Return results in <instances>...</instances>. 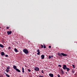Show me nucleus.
I'll return each instance as SVG.
<instances>
[{
  "label": "nucleus",
  "mask_w": 77,
  "mask_h": 77,
  "mask_svg": "<svg viewBox=\"0 0 77 77\" xmlns=\"http://www.w3.org/2000/svg\"><path fill=\"white\" fill-rule=\"evenodd\" d=\"M23 52L24 53H25V54H27L29 53V51H28V50L27 49H23Z\"/></svg>",
  "instance_id": "nucleus-1"
},
{
  "label": "nucleus",
  "mask_w": 77,
  "mask_h": 77,
  "mask_svg": "<svg viewBox=\"0 0 77 77\" xmlns=\"http://www.w3.org/2000/svg\"><path fill=\"white\" fill-rule=\"evenodd\" d=\"M60 72H61V74L63 75L64 74V72H63V69H60Z\"/></svg>",
  "instance_id": "nucleus-2"
},
{
  "label": "nucleus",
  "mask_w": 77,
  "mask_h": 77,
  "mask_svg": "<svg viewBox=\"0 0 77 77\" xmlns=\"http://www.w3.org/2000/svg\"><path fill=\"white\" fill-rule=\"evenodd\" d=\"M63 69H66L67 68V67L66 66V65H63Z\"/></svg>",
  "instance_id": "nucleus-3"
},
{
  "label": "nucleus",
  "mask_w": 77,
  "mask_h": 77,
  "mask_svg": "<svg viewBox=\"0 0 77 77\" xmlns=\"http://www.w3.org/2000/svg\"><path fill=\"white\" fill-rule=\"evenodd\" d=\"M34 70H35V71H39V68L36 67L35 68Z\"/></svg>",
  "instance_id": "nucleus-4"
},
{
  "label": "nucleus",
  "mask_w": 77,
  "mask_h": 77,
  "mask_svg": "<svg viewBox=\"0 0 77 77\" xmlns=\"http://www.w3.org/2000/svg\"><path fill=\"white\" fill-rule=\"evenodd\" d=\"M7 33L8 34V35H9V34H11L12 33V31H8L7 32Z\"/></svg>",
  "instance_id": "nucleus-5"
},
{
  "label": "nucleus",
  "mask_w": 77,
  "mask_h": 77,
  "mask_svg": "<svg viewBox=\"0 0 77 77\" xmlns=\"http://www.w3.org/2000/svg\"><path fill=\"white\" fill-rule=\"evenodd\" d=\"M61 55H62V56H67V54L63 53H61Z\"/></svg>",
  "instance_id": "nucleus-6"
},
{
  "label": "nucleus",
  "mask_w": 77,
  "mask_h": 77,
  "mask_svg": "<svg viewBox=\"0 0 77 77\" xmlns=\"http://www.w3.org/2000/svg\"><path fill=\"white\" fill-rule=\"evenodd\" d=\"M49 76H50V77H53V76H54V75H53V74L52 73H50L49 74Z\"/></svg>",
  "instance_id": "nucleus-7"
},
{
  "label": "nucleus",
  "mask_w": 77,
  "mask_h": 77,
  "mask_svg": "<svg viewBox=\"0 0 77 77\" xmlns=\"http://www.w3.org/2000/svg\"><path fill=\"white\" fill-rule=\"evenodd\" d=\"M41 59H44V57H45V56L44 55H42L41 56Z\"/></svg>",
  "instance_id": "nucleus-8"
},
{
  "label": "nucleus",
  "mask_w": 77,
  "mask_h": 77,
  "mask_svg": "<svg viewBox=\"0 0 77 77\" xmlns=\"http://www.w3.org/2000/svg\"><path fill=\"white\" fill-rule=\"evenodd\" d=\"M13 68L14 69H15V70H16L17 69V66L15 65L13 66Z\"/></svg>",
  "instance_id": "nucleus-9"
},
{
  "label": "nucleus",
  "mask_w": 77,
  "mask_h": 77,
  "mask_svg": "<svg viewBox=\"0 0 77 77\" xmlns=\"http://www.w3.org/2000/svg\"><path fill=\"white\" fill-rule=\"evenodd\" d=\"M14 51H15V52H16V53H17V52H18V50L16 48H14Z\"/></svg>",
  "instance_id": "nucleus-10"
},
{
  "label": "nucleus",
  "mask_w": 77,
  "mask_h": 77,
  "mask_svg": "<svg viewBox=\"0 0 77 77\" xmlns=\"http://www.w3.org/2000/svg\"><path fill=\"white\" fill-rule=\"evenodd\" d=\"M1 56H4L5 55V53L3 52H2L1 53Z\"/></svg>",
  "instance_id": "nucleus-11"
},
{
  "label": "nucleus",
  "mask_w": 77,
  "mask_h": 77,
  "mask_svg": "<svg viewBox=\"0 0 77 77\" xmlns=\"http://www.w3.org/2000/svg\"><path fill=\"white\" fill-rule=\"evenodd\" d=\"M16 70L17 71V72H21V71H20V70H19V69H17Z\"/></svg>",
  "instance_id": "nucleus-12"
},
{
  "label": "nucleus",
  "mask_w": 77,
  "mask_h": 77,
  "mask_svg": "<svg viewBox=\"0 0 77 77\" xmlns=\"http://www.w3.org/2000/svg\"><path fill=\"white\" fill-rule=\"evenodd\" d=\"M4 74H5L6 75V76H7V77H10V76L8 74H6V73L5 72H4Z\"/></svg>",
  "instance_id": "nucleus-13"
},
{
  "label": "nucleus",
  "mask_w": 77,
  "mask_h": 77,
  "mask_svg": "<svg viewBox=\"0 0 77 77\" xmlns=\"http://www.w3.org/2000/svg\"><path fill=\"white\" fill-rule=\"evenodd\" d=\"M58 54L60 56V57H62V55L61 54H60V53H58Z\"/></svg>",
  "instance_id": "nucleus-14"
},
{
  "label": "nucleus",
  "mask_w": 77,
  "mask_h": 77,
  "mask_svg": "<svg viewBox=\"0 0 77 77\" xmlns=\"http://www.w3.org/2000/svg\"><path fill=\"white\" fill-rule=\"evenodd\" d=\"M0 47H1V48H3V47H4V46L3 45H2L1 44H0Z\"/></svg>",
  "instance_id": "nucleus-15"
},
{
  "label": "nucleus",
  "mask_w": 77,
  "mask_h": 77,
  "mask_svg": "<svg viewBox=\"0 0 77 77\" xmlns=\"http://www.w3.org/2000/svg\"><path fill=\"white\" fill-rule=\"evenodd\" d=\"M6 68L7 69H6L9 70L10 69V66H8L7 67H6Z\"/></svg>",
  "instance_id": "nucleus-16"
},
{
  "label": "nucleus",
  "mask_w": 77,
  "mask_h": 77,
  "mask_svg": "<svg viewBox=\"0 0 77 77\" xmlns=\"http://www.w3.org/2000/svg\"><path fill=\"white\" fill-rule=\"evenodd\" d=\"M66 69H67V71L68 72L69 71V70H70V69H69V68L67 67L66 68Z\"/></svg>",
  "instance_id": "nucleus-17"
},
{
  "label": "nucleus",
  "mask_w": 77,
  "mask_h": 77,
  "mask_svg": "<svg viewBox=\"0 0 77 77\" xmlns=\"http://www.w3.org/2000/svg\"><path fill=\"white\" fill-rule=\"evenodd\" d=\"M5 71H6L7 72H9L10 70L6 69Z\"/></svg>",
  "instance_id": "nucleus-18"
},
{
  "label": "nucleus",
  "mask_w": 77,
  "mask_h": 77,
  "mask_svg": "<svg viewBox=\"0 0 77 77\" xmlns=\"http://www.w3.org/2000/svg\"><path fill=\"white\" fill-rule=\"evenodd\" d=\"M22 72H24V68H22Z\"/></svg>",
  "instance_id": "nucleus-19"
},
{
  "label": "nucleus",
  "mask_w": 77,
  "mask_h": 77,
  "mask_svg": "<svg viewBox=\"0 0 77 77\" xmlns=\"http://www.w3.org/2000/svg\"><path fill=\"white\" fill-rule=\"evenodd\" d=\"M37 52L38 53H40V51H39V49H38L37 51Z\"/></svg>",
  "instance_id": "nucleus-20"
},
{
  "label": "nucleus",
  "mask_w": 77,
  "mask_h": 77,
  "mask_svg": "<svg viewBox=\"0 0 77 77\" xmlns=\"http://www.w3.org/2000/svg\"><path fill=\"white\" fill-rule=\"evenodd\" d=\"M11 48L10 47H9L8 48V50H11Z\"/></svg>",
  "instance_id": "nucleus-21"
},
{
  "label": "nucleus",
  "mask_w": 77,
  "mask_h": 77,
  "mask_svg": "<svg viewBox=\"0 0 77 77\" xmlns=\"http://www.w3.org/2000/svg\"><path fill=\"white\" fill-rule=\"evenodd\" d=\"M44 48H46V46H45V45H43Z\"/></svg>",
  "instance_id": "nucleus-22"
},
{
  "label": "nucleus",
  "mask_w": 77,
  "mask_h": 77,
  "mask_svg": "<svg viewBox=\"0 0 77 77\" xmlns=\"http://www.w3.org/2000/svg\"><path fill=\"white\" fill-rule=\"evenodd\" d=\"M43 47H44V46H43V45H41V48H43Z\"/></svg>",
  "instance_id": "nucleus-23"
},
{
  "label": "nucleus",
  "mask_w": 77,
  "mask_h": 77,
  "mask_svg": "<svg viewBox=\"0 0 77 77\" xmlns=\"http://www.w3.org/2000/svg\"><path fill=\"white\" fill-rule=\"evenodd\" d=\"M28 71L29 72H30L31 71V70L29 69H28Z\"/></svg>",
  "instance_id": "nucleus-24"
},
{
  "label": "nucleus",
  "mask_w": 77,
  "mask_h": 77,
  "mask_svg": "<svg viewBox=\"0 0 77 77\" xmlns=\"http://www.w3.org/2000/svg\"><path fill=\"white\" fill-rule=\"evenodd\" d=\"M40 53H41L40 52H38L37 53V55H40Z\"/></svg>",
  "instance_id": "nucleus-25"
},
{
  "label": "nucleus",
  "mask_w": 77,
  "mask_h": 77,
  "mask_svg": "<svg viewBox=\"0 0 77 77\" xmlns=\"http://www.w3.org/2000/svg\"><path fill=\"white\" fill-rule=\"evenodd\" d=\"M41 72H42V73L43 74V73H44V71H43V70H42Z\"/></svg>",
  "instance_id": "nucleus-26"
},
{
  "label": "nucleus",
  "mask_w": 77,
  "mask_h": 77,
  "mask_svg": "<svg viewBox=\"0 0 77 77\" xmlns=\"http://www.w3.org/2000/svg\"><path fill=\"white\" fill-rule=\"evenodd\" d=\"M72 66L74 68H75V66L74 65L72 64Z\"/></svg>",
  "instance_id": "nucleus-27"
},
{
  "label": "nucleus",
  "mask_w": 77,
  "mask_h": 77,
  "mask_svg": "<svg viewBox=\"0 0 77 77\" xmlns=\"http://www.w3.org/2000/svg\"><path fill=\"white\" fill-rule=\"evenodd\" d=\"M51 56H49V59H51Z\"/></svg>",
  "instance_id": "nucleus-28"
},
{
  "label": "nucleus",
  "mask_w": 77,
  "mask_h": 77,
  "mask_svg": "<svg viewBox=\"0 0 77 77\" xmlns=\"http://www.w3.org/2000/svg\"><path fill=\"white\" fill-rule=\"evenodd\" d=\"M5 57H8V55H5Z\"/></svg>",
  "instance_id": "nucleus-29"
},
{
  "label": "nucleus",
  "mask_w": 77,
  "mask_h": 77,
  "mask_svg": "<svg viewBox=\"0 0 77 77\" xmlns=\"http://www.w3.org/2000/svg\"><path fill=\"white\" fill-rule=\"evenodd\" d=\"M57 77H60V75H57Z\"/></svg>",
  "instance_id": "nucleus-30"
},
{
  "label": "nucleus",
  "mask_w": 77,
  "mask_h": 77,
  "mask_svg": "<svg viewBox=\"0 0 77 77\" xmlns=\"http://www.w3.org/2000/svg\"><path fill=\"white\" fill-rule=\"evenodd\" d=\"M58 66H60V67H61V65H59Z\"/></svg>",
  "instance_id": "nucleus-31"
},
{
  "label": "nucleus",
  "mask_w": 77,
  "mask_h": 77,
  "mask_svg": "<svg viewBox=\"0 0 77 77\" xmlns=\"http://www.w3.org/2000/svg\"><path fill=\"white\" fill-rule=\"evenodd\" d=\"M49 48H51V46H50L48 47Z\"/></svg>",
  "instance_id": "nucleus-32"
},
{
  "label": "nucleus",
  "mask_w": 77,
  "mask_h": 77,
  "mask_svg": "<svg viewBox=\"0 0 77 77\" xmlns=\"http://www.w3.org/2000/svg\"><path fill=\"white\" fill-rule=\"evenodd\" d=\"M9 29V27H7V29Z\"/></svg>",
  "instance_id": "nucleus-33"
},
{
  "label": "nucleus",
  "mask_w": 77,
  "mask_h": 77,
  "mask_svg": "<svg viewBox=\"0 0 77 77\" xmlns=\"http://www.w3.org/2000/svg\"><path fill=\"white\" fill-rule=\"evenodd\" d=\"M51 57H53V56H51Z\"/></svg>",
  "instance_id": "nucleus-34"
},
{
  "label": "nucleus",
  "mask_w": 77,
  "mask_h": 77,
  "mask_svg": "<svg viewBox=\"0 0 77 77\" xmlns=\"http://www.w3.org/2000/svg\"><path fill=\"white\" fill-rule=\"evenodd\" d=\"M28 42H30V41H28Z\"/></svg>",
  "instance_id": "nucleus-35"
},
{
  "label": "nucleus",
  "mask_w": 77,
  "mask_h": 77,
  "mask_svg": "<svg viewBox=\"0 0 77 77\" xmlns=\"http://www.w3.org/2000/svg\"><path fill=\"white\" fill-rule=\"evenodd\" d=\"M20 77H21V76H20Z\"/></svg>",
  "instance_id": "nucleus-36"
},
{
  "label": "nucleus",
  "mask_w": 77,
  "mask_h": 77,
  "mask_svg": "<svg viewBox=\"0 0 77 77\" xmlns=\"http://www.w3.org/2000/svg\"><path fill=\"white\" fill-rule=\"evenodd\" d=\"M66 74H67V72L66 73Z\"/></svg>",
  "instance_id": "nucleus-37"
}]
</instances>
